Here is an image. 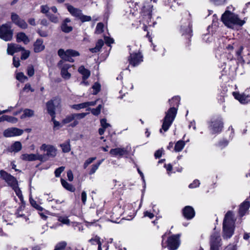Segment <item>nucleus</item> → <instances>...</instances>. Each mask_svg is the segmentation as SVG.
<instances>
[{
  "label": "nucleus",
  "mask_w": 250,
  "mask_h": 250,
  "mask_svg": "<svg viewBox=\"0 0 250 250\" xmlns=\"http://www.w3.org/2000/svg\"><path fill=\"white\" fill-rule=\"evenodd\" d=\"M23 50V47L21 45L15 43H8L7 49V52L8 54L13 55L15 53L20 52Z\"/></svg>",
  "instance_id": "23"
},
{
  "label": "nucleus",
  "mask_w": 250,
  "mask_h": 250,
  "mask_svg": "<svg viewBox=\"0 0 250 250\" xmlns=\"http://www.w3.org/2000/svg\"><path fill=\"white\" fill-rule=\"evenodd\" d=\"M16 79L21 83L26 81L28 78L22 72H19L16 75Z\"/></svg>",
  "instance_id": "47"
},
{
  "label": "nucleus",
  "mask_w": 250,
  "mask_h": 250,
  "mask_svg": "<svg viewBox=\"0 0 250 250\" xmlns=\"http://www.w3.org/2000/svg\"><path fill=\"white\" fill-rule=\"evenodd\" d=\"M234 215L232 211H228L225 214L223 223V236L224 239L230 238L234 230Z\"/></svg>",
  "instance_id": "3"
},
{
  "label": "nucleus",
  "mask_w": 250,
  "mask_h": 250,
  "mask_svg": "<svg viewBox=\"0 0 250 250\" xmlns=\"http://www.w3.org/2000/svg\"><path fill=\"white\" fill-rule=\"evenodd\" d=\"M221 21L228 27L234 28L235 25L242 26L245 21L239 19L238 16L230 12V10H226L222 15Z\"/></svg>",
  "instance_id": "4"
},
{
  "label": "nucleus",
  "mask_w": 250,
  "mask_h": 250,
  "mask_svg": "<svg viewBox=\"0 0 250 250\" xmlns=\"http://www.w3.org/2000/svg\"><path fill=\"white\" fill-rule=\"evenodd\" d=\"M102 108V105L99 104L96 108L91 109V112L94 115L97 116L101 113Z\"/></svg>",
  "instance_id": "51"
},
{
  "label": "nucleus",
  "mask_w": 250,
  "mask_h": 250,
  "mask_svg": "<svg viewBox=\"0 0 250 250\" xmlns=\"http://www.w3.org/2000/svg\"><path fill=\"white\" fill-rule=\"evenodd\" d=\"M78 72L82 75L83 81L81 82V84L88 85L89 83L86 80L89 77L90 71L82 65L78 68Z\"/></svg>",
  "instance_id": "19"
},
{
  "label": "nucleus",
  "mask_w": 250,
  "mask_h": 250,
  "mask_svg": "<svg viewBox=\"0 0 250 250\" xmlns=\"http://www.w3.org/2000/svg\"><path fill=\"white\" fill-rule=\"evenodd\" d=\"M71 107L74 109L77 110H80L81 109L86 108L84 103L73 104L71 106Z\"/></svg>",
  "instance_id": "53"
},
{
  "label": "nucleus",
  "mask_w": 250,
  "mask_h": 250,
  "mask_svg": "<svg viewBox=\"0 0 250 250\" xmlns=\"http://www.w3.org/2000/svg\"><path fill=\"white\" fill-rule=\"evenodd\" d=\"M96 157H91L87 159L83 164V168H86L89 165L91 164L94 160H95Z\"/></svg>",
  "instance_id": "57"
},
{
  "label": "nucleus",
  "mask_w": 250,
  "mask_h": 250,
  "mask_svg": "<svg viewBox=\"0 0 250 250\" xmlns=\"http://www.w3.org/2000/svg\"><path fill=\"white\" fill-rule=\"evenodd\" d=\"M221 238L219 232H214L210 236V250H219Z\"/></svg>",
  "instance_id": "15"
},
{
  "label": "nucleus",
  "mask_w": 250,
  "mask_h": 250,
  "mask_svg": "<svg viewBox=\"0 0 250 250\" xmlns=\"http://www.w3.org/2000/svg\"><path fill=\"white\" fill-rule=\"evenodd\" d=\"M21 51H22L21 59L24 60L27 59L30 55V51L29 50H26L24 48L23 50H21Z\"/></svg>",
  "instance_id": "54"
},
{
  "label": "nucleus",
  "mask_w": 250,
  "mask_h": 250,
  "mask_svg": "<svg viewBox=\"0 0 250 250\" xmlns=\"http://www.w3.org/2000/svg\"><path fill=\"white\" fill-rule=\"evenodd\" d=\"M79 20H80L82 22H84L90 21L91 20V18L90 16L84 15L82 13Z\"/></svg>",
  "instance_id": "55"
},
{
  "label": "nucleus",
  "mask_w": 250,
  "mask_h": 250,
  "mask_svg": "<svg viewBox=\"0 0 250 250\" xmlns=\"http://www.w3.org/2000/svg\"><path fill=\"white\" fill-rule=\"evenodd\" d=\"M104 161V159H102L99 162H98L96 164H93L92 165L89 171V175H92L93 174L96 170L98 169L99 166L101 165V164L102 163V162Z\"/></svg>",
  "instance_id": "37"
},
{
  "label": "nucleus",
  "mask_w": 250,
  "mask_h": 250,
  "mask_svg": "<svg viewBox=\"0 0 250 250\" xmlns=\"http://www.w3.org/2000/svg\"><path fill=\"white\" fill-rule=\"evenodd\" d=\"M244 47L243 46H241L240 49L236 52V55L237 56V60L239 62H244V60L243 59L242 56H241V54L242 53Z\"/></svg>",
  "instance_id": "48"
},
{
  "label": "nucleus",
  "mask_w": 250,
  "mask_h": 250,
  "mask_svg": "<svg viewBox=\"0 0 250 250\" xmlns=\"http://www.w3.org/2000/svg\"><path fill=\"white\" fill-rule=\"evenodd\" d=\"M223 119L221 116L211 118L208 122V128L211 134L220 133L223 128Z\"/></svg>",
  "instance_id": "6"
},
{
  "label": "nucleus",
  "mask_w": 250,
  "mask_h": 250,
  "mask_svg": "<svg viewBox=\"0 0 250 250\" xmlns=\"http://www.w3.org/2000/svg\"><path fill=\"white\" fill-rule=\"evenodd\" d=\"M89 242H90L92 244L94 245L97 243L99 246V249H101V246H102V243L100 241V238L98 236H95L94 238L90 239L89 240Z\"/></svg>",
  "instance_id": "45"
},
{
  "label": "nucleus",
  "mask_w": 250,
  "mask_h": 250,
  "mask_svg": "<svg viewBox=\"0 0 250 250\" xmlns=\"http://www.w3.org/2000/svg\"><path fill=\"white\" fill-rule=\"evenodd\" d=\"M185 145L186 143L185 141L183 140H179L176 143L174 150L175 152H180L183 150Z\"/></svg>",
  "instance_id": "35"
},
{
  "label": "nucleus",
  "mask_w": 250,
  "mask_h": 250,
  "mask_svg": "<svg viewBox=\"0 0 250 250\" xmlns=\"http://www.w3.org/2000/svg\"><path fill=\"white\" fill-rule=\"evenodd\" d=\"M67 245V243L66 241H60L56 244L54 250H64L66 247Z\"/></svg>",
  "instance_id": "38"
},
{
  "label": "nucleus",
  "mask_w": 250,
  "mask_h": 250,
  "mask_svg": "<svg viewBox=\"0 0 250 250\" xmlns=\"http://www.w3.org/2000/svg\"><path fill=\"white\" fill-rule=\"evenodd\" d=\"M12 188L14 189V190L15 191L17 196L19 198L20 201L21 202V203H23V197L22 196L21 191V190L20 188L18 186V185L16 186H15Z\"/></svg>",
  "instance_id": "40"
},
{
  "label": "nucleus",
  "mask_w": 250,
  "mask_h": 250,
  "mask_svg": "<svg viewBox=\"0 0 250 250\" xmlns=\"http://www.w3.org/2000/svg\"><path fill=\"white\" fill-rule=\"evenodd\" d=\"M58 54L62 59L72 62L74 61L71 58L72 57H76L80 55V53L78 51L72 49H68L65 51L62 49H60L58 50Z\"/></svg>",
  "instance_id": "10"
},
{
  "label": "nucleus",
  "mask_w": 250,
  "mask_h": 250,
  "mask_svg": "<svg viewBox=\"0 0 250 250\" xmlns=\"http://www.w3.org/2000/svg\"><path fill=\"white\" fill-rule=\"evenodd\" d=\"M13 32L10 23H6L0 25V38L5 42L12 39Z\"/></svg>",
  "instance_id": "8"
},
{
  "label": "nucleus",
  "mask_w": 250,
  "mask_h": 250,
  "mask_svg": "<svg viewBox=\"0 0 250 250\" xmlns=\"http://www.w3.org/2000/svg\"><path fill=\"white\" fill-rule=\"evenodd\" d=\"M30 203L31 205V206L34 207L35 208L37 209L39 211H42L43 210V208L39 205L36 201L34 200L33 198L31 197L29 199Z\"/></svg>",
  "instance_id": "42"
},
{
  "label": "nucleus",
  "mask_w": 250,
  "mask_h": 250,
  "mask_svg": "<svg viewBox=\"0 0 250 250\" xmlns=\"http://www.w3.org/2000/svg\"><path fill=\"white\" fill-rule=\"evenodd\" d=\"M34 111L30 109H25L23 110V114L21 116V119H23L26 117H31L33 116Z\"/></svg>",
  "instance_id": "41"
},
{
  "label": "nucleus",
  "mask_w": 250,
  "mask_h": 250,
  "mask_svg": "<svg viewBox=\"0 0 250 250\" xmlns=\"http://www.w3.org/2000/svg\"><path fill=\"white\" fill-rule=\"evenodd\" d=\"M183 24L181 26V33L183 36H185L186 38L189 39L192 36V30L190 21L187 20L183 21Z\"/></svg>",
  "instance_id": "14"
},
{
  "label": "nucleus",
  "mask_w": 250,
  "mask_h": 250,
  "mask_svg": "<svg viewBox=\"0 0 250 250\" xmlns=\"http://www.w3.org/2000/svg\"><path fill=\"white\" fill-rule=\"evenodd\" d=\"M23 132L22 129L16 128L11 127L5 129L3 131V136L5 137H13L21 135Z\"/></svg>",
  "instance_id": "17"
},
{
  "label": "nucleus",
  "mask_w": 250,
  "mask_h": 250,
  "mask_svg": "<svg viewBox=\"0 0 250 250\" xmlns=\"http://www.w3.org/2000/svg\"><path fill=\"white\" fill-rule=\"evenodd\" d=\"M92 89L93 90V94H97L101 89V85L98 83H95L92 86Z\"/></svg>",
  "instance_id": "50"
},
{
  "label": "nucleus",
  "mask_w": 250,
  "mask_h": 250,
  "mask_svg": "<svg viewBox=\"0 0 250 250\" xmlns=\"http://www.w3.org/2000/svg\"><path fill=\"white\" fill-rule=\"evenodd\" d=\"M104 43V41L102 39H100L98 41L96 44V46L94 48H91L89 49V50L92 53H97L100 51L102 46H103Z\"/></svg>",
  "instance_id": "34"
},
{
  "label": "nucleus",
  "mask_w": 250,
  "mask_h": 250,
  "mask_svg": "<svg viewBox=\"0 0 250 250\" xmlns=\"http://www.w3.org/2000/svg\"><path fill=\"white\" fill-rule=\"evenodd\" d=\"M203 40L206 42H209L213 40L212 36L209 34H204L203 36Z\"/></svg>",
  "instance_id": "56"
},
{
  "label": "nucleus",
  "mask_w": 250,
  "mask_h": 250,
  "mask_svg": "<svg viewBox=\"0 0 250 250\" xmlns=\"http://www.w3.org/2000/svg\"><path fill=\"white\" fill-rule=\"evenodd\" d=\"M229 144V142L226 139H223L221 140L218 143V146L223 148Z\"/></svg>",
  "instance_id": "62"
},
{
  "label": "nucleus",
  "mask_w": 250,
  "mask_h": 250,
  "mask_svg": "<svg viewBox=\"0 0 250 250\" xmlns=\"http://www.w3.org/2000/svg\"><path fill=\"white\" fill-rule=\"evenodd\" d=\"M71 67V65L69 64H64L61 68V76L62 77L65 79L68 80L71 77V74L68 72V69Z\"/></svg>",
  "instance_id": "25"
},
{
  "label": "nucleus",
  "mask_w": 250,
  "mask_h": 250,
  "mask_svg": "<svg viewBox=\"0 0 250 250\" xmlns=\"http://www.w3.org/2000/svg\"><path fill=\"white\" fill-rule=\"evenodd\" d=\"M35 70L33 65H29L27 68V73L29 77H32L34 75Z\"/></svg>",
  "instance_id": "58"
},
{
  "label": "nucleus",
  "mask_w": 250,
  "mask_h": 250,
  "mask_svg": "<svg viewBox=\"0 0 250 250\" xmlns=\"http://www.w3.org/2000/svg\"><path fill=\"white\" fill-rule=\"evenodd\" d=\"M60 103V100L54 99L48 101L46 103V107L48 114L52 117V119L54 120L55 118V107Z\"/></svg>",
  "instance_id": "16"
},
{
  "label": "nucleus",
  "mask_w": 250,
  "mask_h": 250,
  "mask_svg": "<svg viewBox=\"0 0 250 250\" xmlns=\"http://www.w3.org/2000/svg\"><path fill=\"white\" fill-rule=\"evenodd\" d=\"M23 208L24 207H22V206L19 207L16 213V215L17 217L23 218V219H24L25 221H27L28 220V218L22 213V210Z\"/></svg>",
  "instance_id": "43"
},
{
  "label": "nucleus",
  "mask_w": 250,
  "mask_h": 250,
  "mask_svg": "<svg viewBox=\"0 0 250 250\" xmlns=\"http://www.w3.org/2000/svg\"><path fill=\"white\" fill-rule=\"evenodd\" d=\"M152 0L145 2L142 7L141 15L142 19L141 22L143 24V28L144 31L147 29V25L149 26H153L155 22L152 21V12L153 5L152 4Z\"/></svg>",
  "instance_id": "2"
},
{
  "label": "nucleus",
  "mask_w": 250,
  "mask_h": 250,
  "mask_svg": "<svg viewBox=\"0 0 250 250\" xmlns=\"http://www.w3.org/2000/svg\"><path fill=\"white\" fill-rule=\"evenodd\" d=\"M245 45L248 48H250V34L245 36Z\"/></svg>",
  "instance_id": "64"
},
{
  "label": "nucleus",
  "mask_w": 250,
  "mask_h": 250,
  "mask_svg": "<svg viewBox=\"0 0 250 250\" xmlns=\"http://www.w3.org/2000/svg\"><path fill=\"white\" fill-rule=\"evenodd\" d=\"M67 10L73 16L79 19L82 14V11L78 8H75L72 5L67 6Z\"/></svg>",
  "instance_id": "26"
},
{
  "label": "nucleus",
  "mask_w": 250,
  "mask_h": 250,
  "mask_svg": "<svg viewBox=\"0 0 250 250\" xmlns=\"http://www.w3.org/2000/svg\"><path fill=\"white\" fill-rule=\"evenodd\" d=\"M63 152L67 153L70 151L71 147L70 145V141L68 140L65 143L60 145Z\"/></svg>",
  "instance_id": "39"
},
{
  "label": "nucleus",
  "mask_w": 250,
  "mask_h": 250,
  "mask_svg": "<svg viewBox=\"0 0 250 250\" xmlns=\"http://www.w3.org/2000/svg\"><path fill=\"white\" fill-rule=\"evenodd\" d=\"M131 150V146L129 145L125 147H117L112 148L110 150V154L114 157H122L124 155H127Z\"/></svg>",
  "instance_id": "12"
},
{
  "label": "nucleus",
  "mask_w": 250,
  "mask_h": 250,
  "mask_svg": "<svg viewBox=\"0 0 250 250\" xmlns=\"http://www.w3.org/2000/svg\"><path fill=\"white\" fill-rule=\"evenodd\" d=\"M87 114V113H81L68 115L62 120V124L65 125L73 121L69 125V126L74 127L79 124L78 120L84 118Z\"/></svg>",
  "instance_id": "7"
},
{
  "label": "nucleus",
  "mask_w": 250,
  "mask_h": 250,
  "mask_svg": "<svg viewBox=\"0 0 250 250\" xmlns=\"http://www.w3.org/2000/svg\"><path fill=\"white\" fill-rule=\"evenodd\" d=\"M36 158L37 160H39L42 162H46L48 160V157L46 154H39V153H36Z\"/></svg>",
  "instance_id": "46"
},
{
  "label": "nucleus",
  "mask_w": 250,
  "mask_h": 250,
  "mask_svg": "<svg viewBox=\"0 0 250 250\" xmlns=\"http://www.w3.org/2000/svg\"><path fill=\"white\" fill-rule=\"evenodd\" d=\"M11 19L13 23L22 29H26L27 27V24L25 21L21 19L19 16L15 13H12Z\"/></svg>",
  "instance_id": "18"
},
{
  "label": "nucleus",
  "mask_w": 250,
  "mask_h": 250,
  "mask_svg": "<svg viewBox=\"0 0 250 250\" xmlns=\"http://www.w3.org/2000/svg\"><path fill=\"white\" fill-rule=\"evenodd\" d=\"M47 17L51 21L54 23H57L59 22V18L56 15H54L49 13L47 14Z\"/></svg>",
  "instance_id": "52"
},
{
  "label": "nucleus",
  "mask_w": 250,
  "mask_h": 250,
  "mask_svg": "<svg viewBox=\"0 0 250 250\" xmlns=\"http://www.w3.org/2000/svg\"><path fill=\"white\" fill-rule=\"evenodd\" d=\"M184 216L188 220L193 218L195 216V211L191 206H186L183 209Z\"/></svg>",
  "instance_id": "24"
},
{
  "label": "nucleus",
  "mask_w": 250,
  "mask_h": 250,
  "mask_svg": "<svg viewBox=\"0 0 250 250\" xmlns=\"http://www.w3.org/2000/svg\"><path fill=\"white\" fill-rule=\"evenodd\" d=\"M180 234H177L168 238L167 247L169 250H176L178 248L180 244Z\"/></svg>",
  "instance_id": "11"
},
{
  "label": "nucleus",
  "mask_w": 250,
  "mask_h": 250,
  "mask_svg": "<svg viewBox=\"0 0 250 250\" xmlns=\"http://www.w3.org/2000/svg\"><path fill=\"white\" fill-rule=\"evenodd\" d=\"M200 185V183L199 180H195L192 183L189 185L188 187L190 188H194L198 187Z\"/></svg>",
  "instance_id": "60"
},
{
  "label": "nucleus",
  "mask_w": 250,
  "mask_h": 250,
  "mask_svg": "<svg viewBox=\"0 0 250 250\" xmlns=\"http://www.w3.org/2000/svg\"><path fill=\"white\" fill-rule=\"evenodd\" d=\"M58 220L62 223V224L68 226L70 225V220L66 216H59L58 217Z\"/></svg>",
  "instance_id": "44"
},
{
  "label": "nucleus",
  "mask_w": 250,
  "mask_h": 250,
  "mask_svg": "<svg viewBox=\"0 0 250 250\" xmlns=\"http://www.w3.org/2000/svg\"><path fill=\"white\" fill-rule=\"evenodd\" d=\"M233 48L232 45L229 44L226 47L225 52L223 53H221L219 50L216 51V57L219 60L221 67H223V65H226L228 62H236V61L233 59V55L231 53Z\"/></svg>",
  "instance_id": "5"
},
{
  "label": "nucleus",
  "mask_w": 250,
  "mask_h": 250,
  "mask_svg": "<svg viewBox=\"0 0 250 250\" xmlns=\"http://www.w3.org/2000/svg\"><path fill=\"white\" fill-rule=\"evenodd\" d=\"M70 22V20L68 18L65 19L63 22L62 24L61 25V29L65 33H69L70 32L72 29L73 28L71 26L68 25L67 23L68 22Z\"/></svg>",
  "instance_id": "30"
},
{
  "label": "nucleus",
  "mask_w": 250,
  "mask_h": 250,
  "mask_svg": "<svg viewBox=\"0 0 250 250\" xmlns=\"http://www.w3.org/2000/svg\"><path fill=\"white\" fill-rule=\"evenodd\" d=\"M49 10V8L46 5H42L41 7V12L43 14H45L46 16H47V14L50 13L48 12Z\"/></svg>",
  "instance_id": "63"
},
{
  "label": "nucleus",
  "mask_w": 250,
  "mask_h": 250,
  "mask_svg": "<svg viewBox=\"0 0 250 250\" xmlns=\"http://www.w3.org/2000/svg\"><path fill=\"white\" fill-rule=\"evenodd\" d=\"M232 94L235 99L238 100L241 104H246L250 102V95L239 94L235 92H233Z\"/></svg>",
  "instance_id": "21"
},
{
  "label": "nucleus",
  "mask_w": 250,
  "mask_h": 250,
  "mask_svg": "<svg viewBox=\"0 0 250 250\" xmlns=\"http://www.w3.org/2000/svg\"><path fill=\"white\" fill-rule=\"evenodd\" d=\"M130 49V55L128 61L129 64L133 67L139 65L143 61V56L142 53L139 51H132Z\"/></svg>",
  "instance_id": "9"
},
{
  "label": "nucleus",
  "mask_w": 250,
  "mask_h": 250,
  "mask_svg": "<svg viewBox=\"0 0 250 250\" xmlns=\"http://www.w3.org/2000/svg\"><path fill=\"white\" fill-rule=\"evenodd\" d=\"M40 149L46 151V155L48 157H54L56 155L57 149L51 145H47L45 144H42L40 147Z\"/></svg>",
  "instance_id": "20"
},
{
  "label": "nucleus",
  "mask_w": 250,
  "mask_h": 250,
  "mask_svg": "<svg viewBox=\"0 0 250 250\" xmlns=\"http://www.w3.org/2000/svg\"><path fill=\"white\" fill-rule=\"evenodd\" d=\"M210 2L215 5L219 6L226 3V0H210Z\"/></svg>",
  "instance_id": "59"
},
{
  "label": "nucleus",
  "mask_w": 250,
  "mask_h": 250,
  "mask_svg": "<svg viewBox=\"0 0 250 250\" xmlns=\"http://www.w3.org/2000/svg\"><path fill=\"white\" fill-rule=\"evenodd\" d=\"M22 148V145L19 141H16L8 148V151L10 152L17 153L19 152Z\"/></svg>",
  "instance_id": "28"
},
{
  "label": "nucleus",
  "mask_w": 250,
  "mask_h": 250,
  "mask_svg": "<svg viewBox=\"0 0 250 250\" xmlns=\"http://www.w3.org/2000/svg\"><path fill=\"white\" fill-rule=\"evenodd\" d=\"M17 42H22L26 44L29 42V39L24 33L20 32L17 35Z\"/></svg>",
  "instance_id": "31"
},
{
  "label": "nucleus",
  "mask_w": 250,
  "mask_h": 250,
  "mask_svg": "<svg viewBox=\"0 0 250 250\" xmlns=\"http://www.w3.org/2000/svg\"><path fill=\"white\" fill-rule=\"evenodd\" d=\"M44 49V45L43 44V41L41 39H37L34 44V50L38 53L42 51Z\"/></svg>",
  "instance_id": "29"
},
{
  "label": "nucleus",
  "mask_w": 250,
  "mask_h": 250,
  "mask_svg": "<svg viewBox=\"0 0 250 250\" xmlns=\"http://www.w3.org/2000/svg\"><path fill=\"white\" fill-rule=\"evenodd\" d=\"M180 102V97L178 96L173 97L171 100H169L170 108L166 112V115L163 119L162 128L160 132L162 133V129L167 131L174 121L177 112V107Z\"/></svg>",
  "instance_id": "1"
},
{
  "label": "nucleus",
  "mask_w": 250,
  "mask_h": 250,
  "mask_svg": "<svg viewBox=\"0 0 250 250\" xmlns=\"http://www.w3.org/2000/svg\"><path fill=\"white\" fill-rule=\"evenodd\" d=\"M61 183L62 186L66 189L71 191L74 192L75 190V188L71 184L63 179H61Z\"/></svg>",
  "instance_id": "36"
},
{
  "label": "nucleus",
  "mask_w": 250,
  "mask_h": 250,
  "mask_svg": "<svg viewBox=\"0 0 250 250\" xmlns=\"http://www.w3.org/2000/svg\"><path fill=\"white\" fill-rule=\"evenodd\" d=\"M65 167H61L57 168L55 171V175L57 177H60L62 172L64 170Z\"/></svg>",
  "instance_id": "61"
},
{
  "label": "nucleus",
  "mask_w": 250,
  "mask_h": 250,
  "mask_svg": "<svg viewBox=\"0 0 250 250\" xmlns=\"http://www.w3.org/2000/svg\"><path fill=\"white\" fill-rule=\"evenodd\" d=\"M0 177L12 188L18 185L16 179L3 170L0 171Z\"/></svg>",
  "instance_id": "13"
},
{
  "label": "nucleus",
  "mask_w": 250,
  "mask_h": 250,
  "mask_svg": "<svg viewBox=\"0 0 250 250\" xmlns=\"http://www.w3.org/2000/svg\"><path fill=\"white\" fill-rule=\"evenodd\" d=\"M4 121H7L12 123H16L18 121V119L12 116L3 115L0 117V122Z\"/></svg>",
  "instance_id": "33"
},
{
  "label": "nucleus",
  "mask_w": 250,
  "mask_h": 250,
  "mask_svg": "<svg viewBox=\"0 0 250 250\" xmlns=\"http://www.w3.org/2000/svg\"><path fill=\"white\" fill-rule=\"evenodd\" d=\"M12 214L9 213L7 211H4L2 218H0L1 222L2 221L5 225H12Z\"/></svg>",
  "instance_id": "27"
},
{
  "label": "nucleus",
  "mask_w": 250,
  "mask_h": 250,
  "mask_svg": "<svg viewBox=\"0 0 250 250\" xmlns=\"http://www.w3.org/2000/svg\"><path fill=\"white\" fill-rule=\"evenodd\" d=\"M21 159L25 161H34L37 160L36 154H23L21 156Z\"/></svg>",
  "instance_id": "32"
},
{
  "label": "nucleus",
  "mask_w": 250,
  "mask_h": 250,
  "mask_svg": "<svg viewBox=\"0 0 250 250\" xmlns=\"http://www.w3.org/2000/svg\"><path fill=\"white\" fill-rule=\"evenodd\" d=\"M104 30V24L102 22H99L97 24L96 30H95V33L97 34H101L103 32Z\"/></svg>",
  "instance_id": "49"
},
{
  "label": "nucleus",
  "mask_w": 250,
  "mask_h": 250,
  "mask_svg": "<svg viewBox=\"0 0 250 250\" xmlns=\"http://www.w3.org/2000/svg\"><path fill=\"white\" fill-rule=\"evenodd\" d=\"M250 206V202L248 201V199H246L240 204L238 211L240 217H242L248 213Z\"/></svg>",
  "instance_id": "22"
}]
</instances>
